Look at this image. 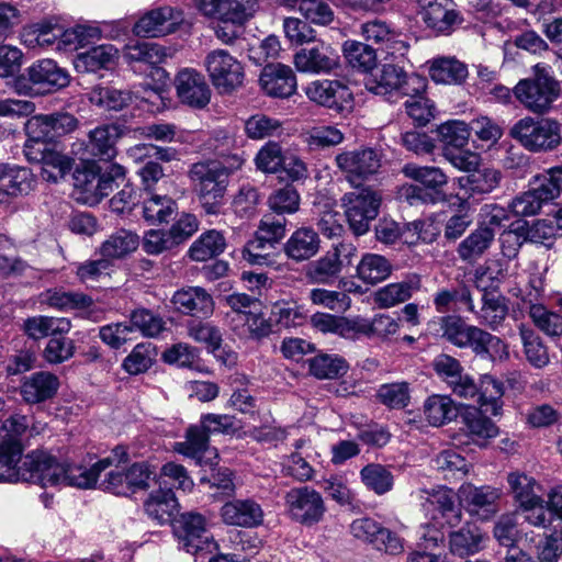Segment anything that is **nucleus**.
Wrapping results in <instances>:
<instances>
[{"label":"nucleus","mask_w":562,"mask_h":562,"mask_svg":"<svg viewBox=\"0 0 562 562\" xmlns=\"http://www.w3.org/2000/svg\"><path fill=\"white\" fill-rule=\"evenodd\" d=\"M188 176L205 213L218 214L224 205V196L229 183L223 162L216 160L195 162L191 166Z\"/></svg>","instance_id":"1"},{"label":"nucleus","mask_w":562,"mask_h":562,"mask_svg":"<svg viewBox=\"0 0 562 562\" xmlns=\"http://www.w3.org/2000/svg\"><path fill=\"white\" fill-rule=\"evenodd\" d=\"M422 506L427 516L432 520L434 530L422 536L425 549L438 546L443 541V535L439 531L445 526L456 527L460 524L462 512L456 504V494L451 488L438 487L434 490H420Z\"/></svg>","instance_id":"2"},{"label":"nucleus","mask_w":562,"mask_h":562,"mask_svg":"<svg viewBox=\"0 0 562 562\" xmlns=\"http://www.w3.org/2000/svg\"><path fill=\"white\" fill-rule=\"evenodd\" d=\"M363 82L369 92L389 101L424 92L426 88V81L422 76L407 74L394 64L375 66L366 75Z\"/></svg>","instance_id":"3"},{"label":"nucleus","mask_w":562,"mask_h":562,"mask_svg":"<svg viewBox=\"0 0 562 562\" xmlns=\"http://www.w3.org/2000/svg\"><path fill=\"white\" fill-rule=\"evenodd\" d=\"M235 427V417L227 414H204L200 425L190 426L186 434V440L176 442L175 451L188 458L194 459L198 464L203 463L205 453H213L209 446V437L212 434H226ZM214 457L216 453L214 452Z\"/></svg>","instance_id":"4"},{"label":"nucleus","mask_w":562,"mask_h":562,"mask_svg":"<svg viewBox=\"0 0 562 562\" xmlns=\"http://www.w3.org/2000/svg\"><path fill=\"white\" fill-rule=\"evenodd\" d=\"M383 158L381 149L360 146L337 153L335 164L345 179L352 187L359 188L380 172Z\"/></svg>","instance_id":"5"},{"label":"nucleus","mask_w":562,"mask_h":562,"mask_svg":"<svg viewBox=\"0 0 562 562\" xmlns=\"http://www.w3.org/2000/svg\"><path fill=\"white\" fill-rule=\"evenodd\" d=\"M510 135L531 151L551 150L561 143L560 124L548 117H524L514 124Z\"/></svg>","instance_id":"6"},{"label":"nucleus","mask_w":562,"mask_h":562,"mask_svg":"<svg viewBox=\"0 0 562 562\" xmlns=\"http://www.w3.org/2000/svg\"><path fill=\"white\" fill-rule=\"evenodd\" d=\"M533 78L522 79L515 87V95L529 111L548 112L560 93L559 82L536 66Z\"/></svg>","instance_id":"7"},{"label":"nucleus","mask_w":562,"mask_h":562,"mask_svg":"<svg viewBox=\"0 0 562 562\" xmlns=\"http://www.w3.org/2000/svg\"><path fill=\"white\" fill-rule=\"evenodd\" d=\"M301 40L302 47L294 56L293 63L297 71L312 75H329L340 68L338 50L322 41Z\"/></svg>","instance_id":"8"},{"label":"nucleus","mask_w":562,"mask_h":562,"mask_svg":"<svg viewBox=\"0 0 562 562\" xmlns=\"http://www.w3.org/2000/svg\"><path fill=\"white\" fill-rule=\"evenodd\" d=\"M284 503L289 517L305 527L319 524L326 514L322 494L311 486H297L286 492Z\"/></svg>","instance_id":"9"},{"label":"nucleus","mask_w":562,"mask_h":562,"mask_svg":"<svg viewBox=\"0 0 562 562\" xmlns=\"http://www.w3.org/2000/svg\"><path fill=\"white\" fill-rule=\"evenodd\" d=\"M204 66L211 82L220 93H232L244 82L245 72L240 61L225 49L210 52Z\"/></svg>","instance_id":"10"},{"label":"nucleus","mask_w":562,"mask_h":562,"mask_svg":"<svg viewBox=\"0 0 562 562\" xmlns=\"http://www.w3.org/2000/svg\"><path fill=\"white\" fill-rule=\"evenodd\" d=\"M380 203L381 196L368 188L345 194L346 218L356 235L360 236L369 231L371 221L379 213Z\"/></svg>","instance_id":"11"},{"label":"nucleus","mask_w":562,"mask_h":562,"mask_svg":"<svg viewBox=\"0 0 562 562\" xmlns=\"http://www.w3.org/2000/svg\"><path fill=\"white\" fill-rule=\"evenodd\" d=\"M175 533L182 548L191 554L216 549L205 518L196 513H186L175 524Z\"/></svg>","instance_id":"12"},{"label":"nucleus","mask_w":562,"mask_h":562,"mask_svg":"<svg viewBox=\"0 0 562 562\" xmlns=\"http://www.w3.org/2000/svg\"><path fill=\"white\" fill-rule=\"evenodd\" d=\"M304 91L310 101L339 114L349 112L353 105L352 92L339 80H314Z\"/></svg>","instance_id":"13"},{"label":"nucleus","mask_w":562,"mask_h":562,"mask_svg":"<svg viewBox=\"0 0 562 562\" xmlns=\"http://www.w3.org/2000/svg\"><path fill=\"white\" fill-rule=\"evenodd\" d=\"M24 482L42 487L59 486L65 482V463L44 451H33L24 457Z\"/></svg>","instance_id":"14"},{"label":"nucleus","mask_w":562,"mask_h":562,"mask_svg":"<svg viewBox=\"0 0 562 562\" xmlns=\"http://www.w3.org/2000/svg\"><path fill=\"white\" fill-rule=\"evenodd\" d=\"M30 89L36 94H47L66 88L70 82L68 71L50 58L33 63L25 74Z\"/></svg>","instance_id":"15"},{"label":"nucleus","mask_w":562,"mask_h":562,"mask_svg":"<svg viewBox=\"0 0 562 562\" xmlns=\"http://www.w3.org/2000/svg\"><path fill=\"white\" fill-rule=\"evenodd\" d=\"M191 23L186 21L183 13L170 7H164L147 12L133 27L134 35L159 32L161 35L172 33H189Z\"/></svg>","instance_id":"16"},{"label":"nucleus","mask_w":562,"mask_h":562,"mask_svg":"<svg viewBox=\"0 0 562 562\" xmlns=\"http://www.w3.org/2000/svg\"><path fill=\"white\" fill-rule=\"evenodd\" d=\"M177 97L181 103L193 108L203 109L211 100V89L204 76L193 68L179 70L175 78Z\"/></svg>","instance_id":"17"},{"label":"nucleus","mask_w":562,"mask_h":562,"mask_svg":"<svg viewBox=\"0 0 562 562\" xmlns=\"http://www.w3.org/2000/svg\"><path fill=\"white\" fill-rule=\"evenodd\" d=\"M27 33L32 35H47L54 31L61 32V35H102L111 33H126L127 25L124 22H88L78 24L74 29L64 30L59 25L58 18L52 16L43 19L40 22L33 23L27 27Z\"/></svg>","instance_id":"18"},{"label":"nucleus","mask_w":562,"mask_h":562,"mask_svg":"<svg viewBox=\"0 0 562 562\" xmlns=\"http://www.w3.org/2000/svg\"><path fill=\"white\" fill-rule=\"evenodd\" d=\"M443 337L458 347H470L476 355H488L491 335L465 324L458 317H448L443 323Z\"/></svg>","instance_id":"19"},{"label":"nucleus","mask_w":562,"mask_h":562,"mask_svg":"<svg viewBox=\"0 0 562 562\" xmlns=\"http://www.w3.org/2000/svg\"><path fill=\"white\" fill-rule=\"evenodd\" d=\"M285 223L286 221L283 217L265 215L260 220L255 239L250 240L243 251L244 258L251 263H260L265 256L259 250L265 249L267 245L272 247L284 237Z\"/></svg>","instance_id":"20"},{"label":"nucleus","mask_w":562,"mask_h":562,"mask_svg":"<svg viewBox=\"0 0 562 562\" xmlns=\"http://www.w3.org/2000/svg\"><path fill=\"white\" fill-rule=\"evenodd\" d=\"M33 181L29 169L0 164V207H7L18 196L27 194L32 190Z\"/></svg>","instance_id":"21"},{"label":"nucleus","mask_w":562,"mask_h":562,"mask_svg":"<svg viewBox=\"0 0 562 562\" xmlns=\"http://www.w3.org/2000/svg\"><path fill=\"white\" fill-rule=\"evenodd\" d=\"M171 303L179 313L200 318L210 317L215 306L212 295L201 286H188L176 291Z\"/></svg>","instance_id":"22"},{"label":"nucleus","mask_w":562,"mask_h":562,"mask_svg":"<svg viewBox=\"0 0 562 562\" xmlns=\"http://www.w3.org/2000/svg\"><path fill=\"white\" fill-rule=\"evenodd\" d=\"M259 83L261 89L273 98H289L297 88L294 71L282 64L267 65L261 71Z\"/></svg>","instance_id":"23"},{"label":"nucleus","mask_w":562,"mask_h":562,"mask_svg":"<svg viewBox=\"0 0 562 562\" xmlns=\"http://www.w3.org/2000/svg\"><path fill=\"white\" fill-rule=\"evenodd\" d=\"M351 244L338 243L319 259L313 261L307 270V278L312 283L328 284L336 278L342 268L341 256L350 254Z\"/></svg>","instance_id":"24"},{"label":"nucleus","mask_w":562,"mask_h":562,"mask_svg":"<svg viewBox=\"0 0 562 562\" xmlns=\"http://www.w3.org/2000/svg\"><path fill=\"white\" fill-rule=\"evenodd\" d=\"M263 510L254 499H234L221 508L224 524L243 528H255L263 522Z\"/></svg>","instance_id":"25"},{"label":"nucleus","mask_w":562,"mask_h":562,"mask_svg":"<svg viewBox=\"0 0 562 562\" xmlns=\"http://www.w3.org/2000/svg\"><path fill=\"white\" fill-rule=\"evenodd\" d=\"M252 0H200L199 9L204 15L224 22L241 23L254 11Z\"/></svg>","instance_id":"26"},{"label":"nucleus","mask_w":562,"mask_h":562,"mask_svg":"<svg viewBox=\"0 0 562 562\" xmlns=\"http://www.w3.org/2000/svg\"><path fill=\"white\" fill-rule=\"evenodd\" d=\"M176 49L162 47L156 43L147 42L140 37H128L124 47V56L128 63H142L149 66L161 64L168 57H173Z\"/></svg>","instance_id":"27"},{"label":"nucleus","mask_w":562,"mask_h":562,"mask_svg":"<svg viewBox=\"0 0 562 562\" xmlns=\"http://www.w3.org/2000/svg\"><path fill=\"white\" fill-rule=\"evenodd\" d=\"M59 387L58 378L45 371H40L25 378L21 385V395L27 403L36 404L52 398Z\"/></svg>","instance_id":"28"},{"label":"nucleus","mask_w":562,"mask_h":562,"mask_svg":"<svg viewBox=\"0 0 562 562\" xmlns=\"http://www.w3.org/2000/svg\"><path fill=\"white\" fill-rule=\"evenodd\" d=\"M318 234L310 227H301L292 233L284 245L285 255L294 261H304L319 250Z\"/></svg>","instance_id":"29"},{"label":"nucleus","mask_w":562,"mask_h":562,"mask_svg":"<svg viewBox=\"0 0 562 562\" xmlns=\"http://www.w3.org/2000/svg\"><path fill=\"white\" fill-rule=\"evenodd\" d=\"M119 135V128L113 124L98 126L90 131L86 150L99 159L111 160L116 155L115 143Z\"/></svg>","instance_id":"30"},{"label":"nucleus","mask_w":562,"mask_h":562,"mask_svg":"<svg viewBox=\"0 0 562 562\" xmlns=\"http://www.w3.org/2000/svg\"><path fill=\"white\" fill-rule=\"evenodd\" d=\"M402 172L406 178L420 183L430 193L445 195L442 188L448 183V176L439 167L408 162L403 166Z\"/></svg>","instance_id":"31"},{"label":"nucleus","mask_w":562,"mask_h":562,"mask_svg":"<svg viewBox=\"0 0 562 562\" xmlns=\"http://www.w3.org/2000/svg\"><path fill=\"white\" fill-rule=\"evenodd\" d=\"M486 538L474 524H467L450 533V551L459 557H467L479 552L486 543Z\"/></svg>","instance_id":"32"},{"label":"nucleus","mask_w":562,"mask_h":562,"mask_svg":"<svg viewBox=\"0 0 562 562\" xmlns=\"http://www.w3.org/2000/svg\"><path fill=\"white\" fill-rule=\"evenodd\" d=\"M178 502L171 488L151 492L144 503L148 517L164 525L169 522L177 510Z\"/></svg>","instance_id":"33"},{"label":"nucleus","mask_w":562,"mask_h":562,"mask_svg":"<svg viewBox=\"0 0 562 562\" xmlns=\"http://www.w3.org/2000/svg\"><path fill=\"white\" fill-rule=\"evenodd\" d=\"M70 329V319L66 317L35 316L24 322L26 335L36 340L47 336H61Z\"/></svg>","instance_id":"34"},{"label":"nucleus","mask_w":562,"mask_h":562,"mask_svg":"<svg viewBox=\"0 0 562 562\" xmlns=\"http://www.w3.org/2000/svg\"><path fill=\"white\" fill-rule=\"evenodd\" d=\"M117 50L111 45L94 46L76 55L72 63L78 71L94 72L108 68L114 61Z\"/></svg>","instance_id":"35"},{"label":"nucleus","mask_w":562,"mask_h":562,"mask_svg":"<svg viewBox=\"0 0 562 562\" xmlns=\"http://www.w3.org/2000/svg\"><path fill=\"white\" fill-rule=\"evenodd\" d=\"M22 446L0 442V482H24V458Z\"/></svg>","instance_id":"36"},{"label":"nucleus","mask_w":562,"mask_h":562,"mask_svg":"<svg viewBox=\"0 0 562 562\" xmlns=\"http://www.w3.org/2000/svg\"><path fill=\"white\" fill-rule=\"evenodd\" d=\"M139 245L138 236L130 231L120 229L109 236L101 246L100 255L104 259H121L135 251Z\"/></svg>","instance_id":"37"},{"label":"nucleus","mask_w":562,"mask_h":562,"mask_svg":"<svg viewBox=\"0 0 562 562\" xmlns=\"http://www.w3.org/2000/svg\"><path fill=\"white\" fill-rule=\"evenodd\" d=\"M424 415L430 425L438 427L454 419L458 408L450 396L434 394L424 403Z\"/></svg>","instance_id":"38"},{"label":"nucleus","mask_w":562,"mask_h":562,"mask_svg":"<svg viewBox=\"0 0 562 562\" xmlns=\"http://www.w3.org/2000/svg\"><path fill=\"white\" fill-rule=\"evenodd\" d=\"M392 272L390 261L378 254H366L357 266L358 278L367 284L374 285L384 281Z\"/></svg>","instance_id":"39"},{"label":"nucleus","mask_w":562,"mask_h":562,"mask_svg":"<svg viewBox=\"0 0 562 562\" xmlns=\"http://www.w3.org/2000/svg\"><path fill=\"white\" fill-rule=\"evenodd\" d=\"M429 75L437 83L458 85L467 78L468 69L456 58L441 57L432 61Z\"/></svg>","instance_id":"40"},{"label":"nucleus","mask_w":562,"mask_h":562,"mask_svg":"<svg viewBox=\"0 0 562 562\" xmlns=\"http://www.w3.org/2000/svg\"><path fill=\"white\" fill-rule=\"evenodd\" d=\"M226 247L223 234L215 229L204 232L189 249V256L194 261H206L221 255Z\"/></svg>","instance_id":"41"},{"label":"nucleus","mask_w":562,"mask_h":562,"mask_svg":"<svg viewBox=\"0 0 562 562\" xmlns=\"http://www.w3.org/2000/svg\"><path fill=\"white\" fill-rule=\"evenodd\" d=\"M453 382L454 383H451L449 387L457 396L467 400L476 398L481 407L488 404L486 397L487 387H485V385L492 383V376L484 375L480 380V383H477L471 375L462 372Z\"/></svg>","instance_id":"42"},{"label":"nucleus","mask_w":562,"mask_h":562,"mask_svg":"<svg viewBox=\"0 0 562 562\" xmlns=\"http://www.w3.org/2000/svg\"><path fill=\"white\" fill-rule=\"evenodd\" d=\"M492 244V229L487 226L480 227L471 233L458 246L459 257L467 262L479 260Z\"/></svg>","instance_id":"43"},{"label":"nucleus","mask_w":562,"mask_h":562,"mask_svg":"<svg viewBox=\"0 0 562 562\" xmlns=\"http://www.w3.org/2000/svg\"><path fill=\"white\" fill-rule=\"evenodd\" d=\"M420 14L427 26L438 32H454L456 26L463 22V18L458 11L448 10L440 2Z\"/></svg>","instance_id":"44"},{"label":"nucleus","mask_w":562,"mask_h":562,"mask_svg":"<svg viewBox=\"0 0 562 562\" xmlns=\"http://www.w3.org/2000/svg\"><path fill=\"white\" fill-rule=\"evenodd\" d=\"M346 360L337 355L322 353L308 360L310 373L317 379H337L348 371Z\"/></svg>","instance_id":"45"},{"label":"nucleus","mask_w":562,"mask_h":562,"mask_svg":"<svg viewBox=\"0 0 562 562\" xmlns=\"http://www.w3.org/2000/svg\"><path fill=\"white\" fill-rule=\"evenodd\" d=\"M143 204L144 218L150 224L169 222L178 209L175 200L159 194H151Z\"/></svg>","instance_id":"46"},{"label":"nucleus","mask_w":562,"mask_h":562,"mask_svg":"<svg viewBox=\"0 0 562 562\" xmlns=\"http://www.w3.org/2000/svg\"><path fill=\"white\" fill-rule=\"evenodd\" d=\"M360 479L364 486L378 495H384L393 488L394 476L392 472L380 463H370L360 471Z\"/></svg>","instance_id":"47"},{"label":"nucleus","mask_w":562,"mask_h":562,"mask_svg":"<svg viewBox=\"0 0 562 562\" xmlns=\"http://www.w3.org/2000/svg\"><path fill=\"white\" fill-rule=\"evenodd\" d=\"M530 188L543 203L557 199L562 191V168H551L541 175H537L531 181Z\"/></svg>","instance_id":"48"},{"label":"nucleus","mask_w":562,"mask_h":562,"mask_svg":"<svg viewBox=\"0 0 562 562\" xmlns=\"http://www.w3.org/2000/svg\"><path fill=\"white\" fill-rule=\"evenodd\" d=\"M344 52L349 64L366 74L376 66L375 49L369 44L358 41H347L344 45Z\"/></svg>","instance_id":"49"},{"label":"nucleus","mask_w":562,"mask_h":562,"mask_svg":"<svg viewBox=\"0 0 562 562\" xmlns=\"http://www.w3.org/2000/svg\"><path fill=\"white\" fill-rule=\"evenodd\" d=\"M131 93L113 87H94L89 93L91 103L104 110L120 111L131 102Z\"/></svg>","instance_id":"50"},{"label":"nucleus","mask_w":562,"mask_h":562,"mask_svg":"<svg viewBox=\"0 0 562 562\" xmlns=\"http://www.w3.org/2000/svg\"><path fill=\"white\" fill-rule=\"evenodd\" d=\"M488 487H476L470 483L462 484L458 492L460 504L463 505L472 515H480L486 519L487 515H481V512H488L490 499Z\"/></svg>","instance_id":"51"},{"label":"nucleus","mask_w":562,"mask_h":562,"mask_svg":"<svg viewBox=\"0 0 562 562\" xmlns=\"http://www.w3.org/2000/svg\"><path fill=\"white\" fill-rule=\"evenodd\" d=\"M65 482L64 485L78 488H92L97 485L101 469L98 462L87 468L82 464L65 463Z\"/></svg>","instance_id":"52"},{"label":"nucleus","mask_w":562,"mask_h":562,"mask_svg":"<svg viewBox=\"0 0 562 562\" xmlns=\"http://www.w3.org/2000/svg\"><path fill=\"white\" fill-rule=\"evenodd\" d=\"M46 302L49 306L61 311H85L93 304V300L87 294L60 290L47 291Z\"/></svg>","instance_id":"53"},{"label":"nucleus","mask_w":562,"mask_h":562,"mask_svg":"<svg viewBox=\"0 0 562 562\" xmlns=\"http://www.w3.org/2000/svg\"><path fill=\"white\" fill-rule=\"evenodd\" d=\"M416 289L417 284L407 281L390 283L375 292L374 301L380 307H392L407 301Z\"/></svg>","instance_id":"54"},{"label":"nucleus","mask_w":562,"mask_h":562,"mask_svg":"<svg viewBox=\"0 0 562 562\" xmlns=\"http://www.w3.org/2000/svg\"><path fill=\"white\" fill-rule=\"evenodd\" d=\"M31 158L41 162L42 167L55 169V175L48 176V181L52 182H57L71 169V160L58 151L49 150L47 145L40 147L36 150V156H31Z\"/></svg>","instance_id":"55"},{"label":"nucleus","mask_w":562,"mask_h":562,"mask_svg":"<svg viewBox=\"0 0 562 562\" xmlns=\"http://www.w3.org/2000/svg\"><path fill=\"white\" fill-rule=\"evenodd\" d=\"M529 317L538 329L548 336L562 335V316L547 310L542 304H532L529 307Z\"/></svg>","instance_id":"56"},{"label":"nucleus","mask_w":562,"mask_h":562,"mask_svg":"<svg viewBox=\"0 0 562 562\" xmlns=\"http://www.w3.org/2000/svg\"><path fill=\"white\" fill-rule=\"evenodd\" d=\"M155 348L149 342L137 344L123 361V369L130 374L147 371L155 360Z\"/></svg>","instance_id":"57"},{"label":"nucleus","mask_w":562,"mask_h":562,"mask_svg":"<svg viewBox=\"0 0 562 562\" xmlns=\"http://www.w3.org/2000/svg\"><path fill=\"white\" fill-rule=\"evenodd\" d=\"M130 324L134 327V331L138 330L143 336L149 338L158 337L165 330L162 318L146 308L133 311Z\"/></svg>","instance_id":"58"},{"label":"nucleus","mask_w":562,"mask_h":562,"mask_svg":"<svg viewBox=\"0 0 562 562\" xmlns=\"http://www.w3.org/2000/svg\"><path fill=\"white\" fill-rule=\"evenodd\" d=\"M285 154L277 142L266 143L255 157V165L258 170L265 173H277L284 164Z\"/></svg>","instance_id":"59"},{"label":"nucleus","mask_w":562,"mask_h":562,"mask_svg":"<svg viewBox=\"0 0 562 562\" xmlns=\"http://www.w3.org/2000/svg\"><path fill=\"white\" fill-rule=\"evenodd\" d=\"M344 133L333 125H319L304 134V142L311 149L336 146L344 140Z\"/></svg>","instance_id":"60"},{"label":"nucleus","mask_w":562,"mask_h":562,"mask_svg":"<svg viewBox=\"0 0 562 562\" xmlns=\"http://www.w3.org/2000/svg\"><path fill=\"white\" fill-rule=\"evenodd\" d=\"M464 419L472 441L481 447H486L491 438V423L490 419L484 416L482 407H472L469 409Z\"/></svg>","instance_id":"61"},{"label":"nucleus","mask_w":562,"mask_h":562,"mask_svg":"<svg viewBox=\"0 0 562 562\" xmlns=\"http://www.w3.org/2000/svg\"><path fill=\"white\" fill-rule=\"evenodd\" d=\"M260 203L258 190L249 184L243 186L234 195L232 209L234 213L241 218H250L257 214Z\"/></svg>","instance_id":"62"},{"label":"nucleus","mask_w":562,"mask_h":562,"mask_svg":"<svg viewBox=\"0 0 562 562\" xmlns=\"http://www.w3.org/2000/svg\"><path fill=\"white\" fill-rule=\"evenodd\" d=\"M188 334L196 342L205 345L212 353L221 348L222 333L210 323L192 322L188 326Z\"/></svg>","instance_id":"63"},{"label":"nucleus","mask_w":562,"mask_h":562,"mask_svg":"<svg viewBox=\"0 0 562 562\" xmlns=\"http://www.w3.org/2000/svg\"><path fill=\"white\" fill-rule=\"evenodd\" d=\"M540 562H557L562 555V525L554 526L553 530L544 536L537 546Z\"/></svg>","instance_id":"64"}]
</instances>
